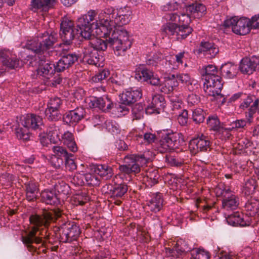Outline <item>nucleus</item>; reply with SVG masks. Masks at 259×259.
<instances>
[{
	"mask_svg": "<svg viewBox=\"0 0 259 259\" xmlns=\"http://www.w3.org/2000/svg\"><path fill=\"white\" fill-rule=\"evenodd\" d=\"M166 254L174 257H179L192 250V248L188 246V244H175L172 248L165 247Z\"/></svg>",
	"mask_w": 259,
	"mask_h": 259,
	"instance_id": "nucleus-22",
	"label": "nucleus"
},
{
	"mask_svg": "<svg viewBox=\"0 0 259 259\" xmlns=\"http://www.w3.org/2000/svg\"><path fill=\"white\" fill-rule=\"evenodd\" d=\"M258 67L259 57L256 56L243 58L239 66L241 72L249 75L252 74Z\"/></svg>",
	"mask_w": 259,
	"mask_h": 259,
	"instance_id": "nucleus-17",
	"label": "nucleus"
},
{
	"mask_svg": "<svg viewBox=\"0 0 259 259\" xmlns=\"http://www.w3.org/2000/svg\"><path fill=\"white\" fill-rule=\"evenodd\" d=\"M113 105V103L107 97L105 99L92 97L89 102V106L90 108H98L104 111L110 109Z\"/></svg>",
	"mask_w": 259,
	"mask_h": 259,
	"instance_id": "nucleus-23",
	"label": "nucleus"
},
{
	"mask_svg": "<svg viewBox=\"0 0 259 259\" xmlns=\"http://www.w3.org/2000/svg\"><path fill=\"white\" fill-rule=\"evenodd\" d=\"M85 109L82 107L67 112L63 116L64 122L70 125L76 124L85 117Z\"/></svg>",
	"mask_w": 259,
	"mask_h": 259,
	"instance_id": "nucleus-18",
	"label": "nucleus"
},
{
	"mask_svg": "<svg viewBox=\"0 0 259 259\" xmlns=\"http://www.w3.org/2000/svg\"><path fill=\"white\" fill-rule=\"evenodd\" d=\"M165 106V101L163 96L160 94L152 95L151 104L146 108V113L159 114Z\"/></svg>",
	"mask_w": 259,
	"mask_h": 259,
	"instance_id": "nucleus-19",
	"label": "nucleus"
},
{
	"mask_svg": "<svg viewBox=\"0 0 259 259\" xmlns=\"http://www.w3.org/2000/svg\"><path fill=\"white\" fill-rule=\"evenodd\" d=\"M250 19L247 18H240L233 17L226 20L224 22V26L231 27L232 31L236 34L245 35L250 30Z\"/></svg>",
	"mask_w": 259,
	"mask_h": 259,
	"instance_id": "nucleus-7",
	"label": "nucleus"
},
{
	"mask_svg": "<svg viewBox=\"0 0 259 259\" xmlns=\"http://www.w3.org/2000/svg\"><path fill=\"white\" fill-rule=\"evenodd\" d=\"M0 60L4 66L9 69H15L19 65V59L9 50H0Z\"/></svg>",
	"mask_w": 259,
	"mask_h": 259,
	"instance_id": "nucleus-15",
	"label": "nucleus"
},
{
	"mask_svg": "<svg viewBox=\"0 0 259 259\" xmlns=\"http://www.w3.org/2000/svg\"><path fill=\"white\" fill-rule=\"evenodd\" d=\"M63 104V101L61 98L57 97H52L50 99L48 104L47 108L53 109H60Z\"/></svg>",
	"mask_w": 259,
	"mask_h": 259,
	"instance_id": "nucleus-48",
	"label": "nucleus"
},
{
	"mask_svg": "<svg viewBox=\"0 0 259 259\" xmlns=\"http://www.w3.org/2000/svg\"><path fill=\"white\" fill-rule=\"evenodd\" d=\"M95 171L103 179L105 180L110 179L113 174L112 168L106 165H97Z\"/></svg>",
	"mask_w": 259,
	"mask_h": 259,
	"instance_id": "nucleus-36",
	"label": "nucleus"
},
{
	"mask_svg": "<svg viewBox=\"0 0 259 259\" xmlns=\"http://www.w3.org/2000/svg\"><path fill=\"white\" fill-rule=\"evenodd\" d=\"M256 187V182L254 179H249L247 180L244 185V189L245 194H250L252 193Z\"/></svg>",
	"mask_w": 259,
	"mask_h": 259,
	"instance_id": "nucleus-54",
	"label": "nucleus"
},
{
	"mask_svg": "<svg viewBox=\"0 0 259 259\" xmlns=\"http://www.w3.org/2000/svg\"><path fill=\"white\" fill-rule=\"evenodd\" d=\"M85 184L90 186H98L99 185V180L95 175L91 174H86L84 175Z\"/></svg>",
	"mask_w": 259,
	"mask_h": 259,
	"instance_id": "nucleus-51",
	"label": "nucleus"
},
{
	"mask_svg": "<svg viewBox=\"0 0 259 259\" xmlns=\"http://www.w3.org/2000/svg\"><path fill=\"white\" fill-rule=\"evenodd\" d=\"M57 38V33L55 31L45 32L40 34L37 39L28 40L24 48L36 54L44 53L53 47Z\"/></svg>",
	"mask_w": 259,
	"mask_h": 259,
	"instance_id": "nucleus-4",
	"label": "nucleus"
},
{
	"mask_svg": "<svg viewBox=\"0 0 259 259\" xmlns=\"http://www.w3.org/2000/svg\"><path fill=\"white\" fill-rule=\"evenodd\" d=\"M218 197H222V206L226 210H234L239 204L238 198L233 194L230 189H226L223 185H219L215 189Z\"/></svg>",
	"mask_w": 259,
	"mask_h": 259,
	"instance_id": "nucleus-8",
	"label": "nucleus"
},
{
	"mask_svg": "<svg viewBox=\"0 0 259 259\" xmlns=\"http://www.w3.org/2000/svg\"><path fill=\"white\" fill-rule=\"evenodd\" d=\"M204 70L205 73L203 75L204 79L214 76L215 75H219V71L217 67L212 65H208L206 66Z\"/></svg>",
	"mask_w": 259,
	"mask_h": 259,
	"instance_id": "nucleus-49",
	"label": "nucleus"
},
{
	"mask_svg": "<svg viewBox=\"0 0 259 259\" xmlns=\"http://www.w3.org/2000/svg\"><path fill=\"white\" fill-rule=\"evenodd\" d=\"M55 189L58 193V195L60 197L66 196L69 193L70 187L69 186L63 182L56 184L55 186Z\"/></svg>",
	"mask_w": 259,
	"mask_h": 259,
	"instance_id": "nucleus-44",
	"label": "nucleus"
},
{
	"mask_svg": "<svg viewBox=\"0 0 259 259\" xmlns=\"http://www.w3.org/2000/svg\"><path fill=\"white\" fill-rule=\"evenodd\" d=\"M204 80L203 90L206 95L212 96L218 102H221L222 104H224L226 98L221 94L223 86L221 77L219 75H215Z\"/></svg>",
	"mask_w": 259,
	"mask_h": 259,
	"instance_id": "nucleus-5",
	"label": "nucleus"
},
{
	"mask_svg": "<svg viewBox=\"0 0 259 259\" xmlns=\"http://www.w3.org/2000/svg\"><path fill=\"white\" fill-rule=\"evenodd\" d=\"M98 11L91 10L79 17L76 22V27H74L73 22L64 18L60 24V35L63 43L70 45L74 38L78 35L84 39H89L94 28L98 29V25L96 18Z\"/></svg>",
	"mask_w": 259,
	"mask_h": 259,
	"instance_id": "nucleus-2",
	"label": "nucleus"
},
{
	"mask_svg": "<svg viewBox=\"0 0 259 259\" xmlns=\"http://www.w3.org/2000/svg\"><path fill=\"white\" fill-rule=\"evenodd\" d=\"M21 123L19 124V127L16 129V134L17 138L24 141L29 140L30 135L29 127L21 126Z\"/></svg>",
	"mask_w": 259,
	"mask_h": 259,
	"instance_id": "nucleus-42",
	"label": "nucleus"
},
{
	"mask_svg": "<svg viewBox=\"0 0 259 259\" xmlns=\"http://www.w3.org/2000/svg\"><path fill=\"white\" fill-rule=\"evenodd\" d=\"M60 109H53L47 108L45 111L46 116L50 121H57L61 118Z\"/></svg>",
	"mask_w": 259,
	"mask_h": 259,
	"instance_id": "nucleus-41",
	"label": "nucleus"
},
{
	"mask_svg": "<svg viewBox=\"0 0 259 259\" xmlns=\"http://www.w3.org/2000/svg\"><path fill=\"white\" fill-rule=\"evenodd\" d=\"M165 161L171 166H181L183 163V161L181 159L172 155H166Z\"/></svg>",
	"mask_w": 259,
	"mask_h": 259,
	"instance_id": "nucleus-47",
	"label": "nucleus"
},
{
	"mask_svg": "<svg viewBox=\"0 0 259 259\" xmlns=\"http://www.w3.org/2000/svg\"><path fill=\"white\" fill-rule=\"evenodd\" d=\"M89 39L90 40L89 42V47L93 48L96 50L98 52V51H105L106 50L107 48L106 41L102 39L95 37L94 35H92V32L91 33V37Z\"/></svg>",
	"mask_w": 259,
	"mask_h": 259,
	"instance_id": "nucleus-31",
	"label": "nucleus"
},
{
	"mask_svg": "<svg viewBox=\"0 0 259 259\" xmlns=\"http://www.w3.org/2000/svg\"><path fill=\"white\" fill-rule=\"evenodd\" d=\"M238 145L239 147H236L240 150L246 149L249 147H250L252 143L246 138H241L239 140Z\"/></svg>",
	"mask_w": 259,
	"mask_h": 259,
	"instance_id": "nucleus-61",
	"label": "nucleus"
},
{
	"mask_svg": "<svg viewBox=\"0 0 259 259\" xmlns=\"http://www.w3.org/2000/svg\"><path fill=\"white\" fill-rule=\"evenodd\" d=\"M163 199L160 193H156L150 199L147 201V209L154 212L160 211L163 206Z\"/></svg>",
	"mask_w": 259,
	"mask_h": 259,
	"instance_id": "nucleus-27",
	"label": "nucleus"
},
{
	"mask_svg": "<svg viewBox=\"0 0 259 259\" xmlns=\"http://www.w3.org/2000/svg\"><path fill=\"white\" fill-rule=\"evenodd\" d=\"M62 58L69 67H70L78 60V57L75 54H68L67 55H64L62 57Z\"/></svg>",
	"mask_w": 259,
	"mask_h": 259,
	"instance_id": "nucleus-56",
	"label": "nucleus"
},
{
	"mask_svg": "<svg viewBox=\"0 0 259 259\" xmlns=\"http://www.w3.org/2000/svg\"><path fill=\"white\" fill-rule=\"evenodd\" d=\"M169 20L178 25L187 26L191 22V16L188 13L183 12L172 13L168 14Z\"/></svg>",
	"mask_w": 259,
	"mask_h": 259,
	"instance_id": "nucleus-24",
	"label": "nucleus"
},
{
	"mask_svg": "<svg viewBox=\"0 0 259 259\" xmlns=\"http://www.w3.org/2000/svg\"><path fill=\"white\" fill-rule=\"evenodd\" d=\"M142 96L140 89H128L120 95V101L122 104L130 105L140 100Z\"/></svg>",
	"mask_w": 259,
	"mask_h": 259,
	"instance_id": "nucleus-21",
	"label": "nucleus"
},
{
	"mask_svg": "<svg viewBox=\"0 0 259 259\" xmlns=\"http://www.w3.org/2000/svg\"><path fill=\"white\" fill-rule=\"evenodd\" d=\"M131 13L125 8H120L115 13L114 19H106L103 24L98 27L103 33V36L109 38L108 44L113 48L115 54L118 56H123L132 45L127 31L120 27L130 21Z\"/></svg>",
	"mask_w": 259,
	"mask_h": 259,
	"instance_id": "nucleus-1",
	"label": "nucleus"
},
{
	"mask_svg": "<svg viewBox=\"0 0 259 259\" xmlns=\"http://www.w3.org/2000/svg\"><path fill=\"white\" fill-rule=\"evenodd\" d=\"M210 253L203 248H198L196 251L195 259H209Z\"/></svg>",
	"mask_w": 259,
	"mask_h": 259,
	"instance_id": "nucleus-59",
	"label": "nucleus"
},
{
	"mask_svg": "<svg viewBox=\"0 0 259 259\" xmlns=\"http://www.w3.org/2000/svg\"><path fill=\"white\" fill-rule=\"evenodd\" d=\"M146 109L141 103L136 104L132 109V114L134 119H140L144 117Z\"/></svg>",
	"mask_w": 259,
	"mask_h": 259,
	"instance_id": "nucleus-43",
	"label": "nucleus"
},
{
	"mask_svg": "<svg viewBox=\"0 0 259 259\" xmlns=\"http://www.w3.org/2000/svg\"><path fill=\"white\" fill-rule=\"evenodd\" d=\"M199 51L207 57L212 58L218 53L219 48L213 43L202 42Z\"/></svg>",
	"mask_w": 259,
	"mask_h": 259,
	"instance_id": "nucleus-29",
	"label": "nucleus"
},
{
	"mask_svg": "<svg viewBox=\"0 0 259 259\" xmlns=\"http://www.w3.org/2000/svg\"><path fill=\"white\" fill-rule=\"evenodd\" d=\"M107 130L113 134L118 133L119 131V125L115 121H107L105 123Z\"/></svg>",
	"mask_w": 259,
	"mask_h": 259,
	"instance_id": "nucleus-57",
	"label": "nucleus"
},
{
	"mask_svg": "<svg viewBox=\"0 0 259 259\" xmlns=\"http://www.w3.org/2000/svg\"><path fill=\"white\" fill-rule=\"evenodd\" d=\"M177 79L182 83L186 84L187 86L192 85L195 80H192L189 75L187 73H182L177 75Z\"/></svg>",
	"mask_w": 259,
	"mask_h": 259,
	"instance_id": "nucleus-53",
	"label": "nucleus"
},
{
	"mask_svg": "<svg viewBox=\"0 0 259 259\" xmlns=\"http://www.w3.org/2000/svg\"><path fill=\"white\" fill-rule=\"evenodd\" d=\"M172 80H166L163 84L160 85V90L164 94H169L172 92L175 87L178 85V81H174Z\"/></svg>",
	"mask_w": 259,
	"mask_h": 259,
	"instance_id": "nucleus-40",
	"label": "nucleus"
},
{
	"mask_svg": "<svg viewBox=\"0 0 259 259\" xmlns=\"http://www.w3.org/2000/svg\"><path fill=\"white\" fill-rule=\"evenodd\" d=\"M56 72L55 64L49 61L41 62L37 69V74L46 79V83L52 87H56L62 81L60 74Z\"/></svg>",
	"mask_w": 259,
	"mask_h": 259,
	"instance_id": "nucleus-6",
	"label": "nucleus"
},
{
	"mask_svg": "<svg viewBox=\"0 0 259 259\" xmlns=\"http://www.w3.org/2000/svg\"><path fill=\"white\" fill-rule=\"evenodd\" d=\"M21 126L29 127L33 130L41 129L43 122L42 118L39 116L34 114H27L22 116L20 119Z\"/></svg>",
	"mask_w": 259,
	"mask_h": 259,
	"instance_id": "nucleus-20",
	"label": "nucleus"
},
{
	"mask_svg": "<svg viewBox=\"0 0 259 259\" xmlns=\"http://www.w3.org/2000/svg\"><path fill=\"white\" fill-rule=\"evenodd\" d=\"M153 74V72L149 69L146 68L140 67L137 70L135 77L138 80L147 81L151 77H152Z\"/></svg>",
	"mask_w": 259,
	"mask_h": 259,
	"instance_id": "nucleus-37",
	"label": "nucleus"
},
{
	"mask_svg": "<svg viewBox=\"0 0 259 259\" xmlns=\"http://www.w3.org/2000/svg\"><path fill=\"white\" fill-rule=\"evenodd\" d=\"M207 124L213 131H220L221 130L220 121L218 116L215 114L208 116L207 119Z\"/></svg>",
	"mask_w": 259,
	"mask_h": 259,
	"instance_id": "nucleus-45",
	"label": "nucleus"
},
{
	"mask_svg": "<svg viewBox=\"0 0 259 259\" xmlns=\"http://www.w3.org/2000/svg\"><path fill=\"white\" fill-rule=\"evenodd\" d=\"M71 183L75 186H82L85 184L84 175L76 174L71 180Z\"/></svg>",
	"mask_w": 259,
	"mask_h": 259,
	"instance_id": "nucleus-58",
	"label": "nucleus"
},
{
	"mask_svg": "<svg viewBox=\"0 0 259 259\" xmlns=\"http://www.w3.org/2000/svg\"><path fill=\"white\" fill-rule=\"evenodd\" d=\"M58 228L59 230H62L63 234L65 235L66 240L65 242L77 241L80 234L79 227L74 222H66L62 223Z\"/></svg>",
	"mask_w": 259,
	"mask_h": 259,
	"instance_id": "nucleus-12",
	"label": "nucleus"
},
{
	"mask_svg": "<svg viewBox=\"0 0 259 259\" xmlns=\"http://www.w3.org/2000/svg\"><path fill=\"white\" fill-rule=\"evenodd\" d=\"M125 160H131V162L126 161L127 163L120 165L119 170L126 174L132 172L138 173L140 171V166L146 164L147 160L144 155H133L131 158L126 157Z\"/></svg>",
	"mask_w": 259,
	"mask_h": 259,
	"instance_id": "nucleus-10",
	"label": "nucleus"
},
{
	"mask_svg": "<svg viewBox=\"0 0 259 259\" xmlns=\"http://www.w3.org/2000/svg\"><path fill=\"white\" fill-rule=\"evenodd\" d=\"M60 214L53 210H44L39 214L29 216V224L21 233L23 243H41L42 238L36 235L38 232L48 228L51 223L55 222Z\"/></svg>",
	"mask_w": 259,
	"mask_h": 259,
	"instance_id": "nucleus-3",
	"label": "nucleus"
},
{
	"mask_svg": "<svg viewBox=\"0 0 259 259\" xmlns=\"http://www.w3.org/2000/svg\"><path fill=\"white\" fill-rule=\"evenodd\" d=\"M47 133L51 142L56 144L60 141L59 136L60 130L59 127L55 124L52 123L49 125L47 129Z\"/></svg>",
	"mask_w": 259,
	"mask_h": 259,
	"instance_id": "nucleus-35",
	"label": "nucleus"
},
{
	"mask_svg": "<svg viewBox=\"0 0 259 259\" xmlns=\"http://www.w3.org/2000/svg\"><path fill=\"white\" fill-rule=\"evenodd\" d=\"M83 54V59L88 64L98 67L103 65V56L100 55L97 50L93 48H84Z\"/></svg>",
	"mask_w": 259,
	"mask_h": 259,
	"instance_id": "nucleus-14",
	"label": "nucleus"
},
{
	"mask_svg": "<svg viewBox=\"0 0 259 259\" xmlns=\"http://www.w3.org/2000/svg\"><path fill=\"white\" fill-rule=\"evenodd\" d=\"M205 113L200 108L195 109L193 111L192 119L196 124H199L204 121Z\"/></svg>",
	"mask_w": 259,
	"mask_h": 259,
	"instance_id": "nucleus-46",
	"label": "nucleus"
},
{
	"mask_svg": "<svg viewBox=\"0 0 259 259\" xmlns=\"http://www.w3.org/2000/svg\"><path fill=\"white\" fill-rule=\"evenodd\" d=\"M210 142L208 137L203 135L191 140L189 148L193 154L199 152H206L210 149Z\"/></svg>",
	"mask_w": 259,
	"mask_h": 259,
	"instance_id": "nucleus-13",
	"label": "nucleus"
},
{
	"mask_svg": "<svg viewBox=\"0 0 259 259\" xmlns=\"http://www.w3.org/2000/svg\"><path fill=\"white\" fill-rule=\"evenodd\" d=\"M12 180V175H10L7 172L2 174L0 177V181L3 185H6L7 186H8Z\"/></svg>",
	"mask_w": 259,
	"mask_h": 259,
	"instance_id": "nucleus-64",
	"label": "nucleus"
},
{
	"mask_svg": "<svg viewBox=\"0 0 259 259\" xmlns=\"http://www.w3.org/2000/svg\"><path fill=\"white\" fill-rule=\"evenodd\" d=\"M184 142L182 134L171 133L162 137L159 142V150L163 153L168 150L179 148Z\"/></svg>",
	"mask_w": 259,
	"mask_h": 259,
	"instance_id": "nucleus-9",
	"label": "nucleus"
},
{
	"mask_svg": "<svg viewBox=\"0 0 259 259\" xmlns=\"http://www.w3.org/2000/svg\"><path fill=\"white\" fill-rule=\"evenodd\" d=\"M255 97L248 96L241 103L240 108L245 109L249 107L248 111L245 112L246 117L248 122L250 123L252 122V118L253 115L258 109V100L255 99Z\"/></svg>",
	"mask_w": 259,
	"mask_h": 259,
	"instance_id": "nucleus-16",
	"label": "nucleus"
},
{
	"mask_svg": "<svg viewBox=\"0 0 259 259\" xmlns=\"http://www.w3.org/2000/svg\"><path fill=\"white\" fill-rule=\"evenodd\" d=\"M188 120V111L186 110H183L178 117V121L180 125L185 126L187 124Z\"/></svg>",
	"mask_w": 259,
	"mask_h": 259,
	"instance_id": "nucleus-60",
	"label": "nucleus"
},
{
	"mask_svg": "<svg viewBox=\"0 0 259 259\" xmlns=\"http://www.w3.org/2000/svg\"><path fill=\"white\" fill-rule=\"evenodd\" d=\"M26 199L29 201H34L37 199L38 188L36 184L30 182L25 184Z\"/></svg>",
	"mask_w": 259,
	"mask_h": 259,
	"instance_id": "nucleus-32",
	"label": "nucleus"
},
{
	"mask_svg": "<svg viewBox=\"0 0 259 259\" xmlns=\"http://www.w3.org/2000/svg\"><path fill=\"white\" fill-rule=\"evenodd\" d=\"M64 160V158L62 157L53 156L51 159V162L54 167L59 168L63 165Z\"/></svg>",
	"mask_w": 259,
	"mask_h": 259,
	"instance_id": "nucleus-62",
	"label": "nucleus"
},
{
	"mask_svg": "<svg viewBox=\"0 0 259 259\" xmlns=\"http://www.w3.org/2000/svg\"><path fill=\"white\" fill-rule=\"evenodd\" d=\"M192 28L188 25L183 26L171 23H167L162 27V31L167 35L175 36L178 40L185 39L192 32Z\"/></svg>",
	"mask_w": 259,
	"mask_h": 259,
	"instance_id": "nucleus-11",
	"label": "nucleus"
},
{
	"mask_svg": "<svg viewBox=\"0 0 259 259\" xmlns=\"http://www.w3.org/2000/svg\"><path fill=\"white\" fill-rule=\"evenodd\" d=\"M206 11L205 7L201 4H192L185 6V11L194 18L202 17Z\"/></svg>",
	"mask_w": 259,
	"mask_h": 259,
	"instance_id": "nucleus-28",
	"label": "nucleus"
},
{
	"mask_svg": "<svg viewBox=\"0 0 259 259\" xmlns=\"http://www.w3.org/2000/svg\"><path fill=\"white\" fill-rule=\"evenodd\" d=\"M109 71L106 70H103L98 72L97 74L92 77L93 81L95 82H101L106 79L109 75Z\"/></svg>",
	"mask_w": 259,
	"mask_h": 259,
	"instance_id": "nucleus-52",
	"label": "nucleus"
},
{
	"mask_svg": "<svg viewBox=\"0 0 259 259\" xmlns=\"http://www.w3.org/2000/svg\"><path fill=\"white\" fill-rule=\"evenodd\" d=\"M242 214L238 212L231 214L226 218L228 223L231 225L236 226L239 225L240 226H245L246 223L244 221Z\"/></svg>",
	"mask_w": 259,
	"mask_h": 259,
	"instance_id": "nucleus-34",
	"label": "nucleus"
},
{
	"mask_svg": "<svg viewBox=\"0 0 259 259\" xmlns=\"http://www.w3.org/2000/svg\"><path fill=\"white\" fill-rule=\"evenodd\" d=\"M221 71L223 73L226 74L227 77L233 78L237 74V67L236 65L228 63L222 65Z\"/></svg>",
	"mask_w": 259,
	"mask_h": 259,
	"instance_id": "nucleus-38",
	"label": "nucleus"
},
{
	"mask_svg": "<svg viewBox=\"0 0 259 259\" xmlns=\"http://www.w3.org/2000/svg\"><path fill=\"white\" fill-rule=\"evenodd\" d=\"M159 177L160 176L156 169L149 170L146 173V181L150 186L157 184Z\"/></svg>",
	"mask_w": 259,
	"mask_h": 259,
	"instance_id": "nucleus-39",
	"label": "nucleus"
},
{
	"mask_svg": "<svg viewBox=\"0 0 259 259\" xmlns=\"http://www.w3.org/2000/svg\"><path fill=\"white\" fill-rule=\"evenodd\" d=\"M73 155L70 154L64 159L66 169L69 171H73L76 169L77 165L74 160L70 157Z\"/></svg>",
	"mask_w": 259,
	"mask_h": 259,
	"instance_id": "nucleus-55",
	"label": "nucleus"
},
{
	"mask_svg": "<svg viewBox=\"0 0 259 259\" xmlns=\"http://www.w3.org/2000/svg\"><path fill=\"white\" fill-rule=\"evenodd\" d=\"M62 142L67 146L71 151L75 152L77 151V147L74 141L73 135L71 133L69 132H65L62 136Z\"/></svg>",
	"mask_w": 259,
	"mask_h": 259,
	"instance_id": "nucleus-33",
	"label": "nucleus"
},
{
	"mask_svg": "<svg viewBox=\"0 0 259 259\" xmlns=\"http://www.w3.org/2000/svg\"><path fill=\"white\" fill-rule=\"evenodd\" d=\"M55 1L56 0H32L31 9L34 11L38 9L46 11L53 7Z\"/></svg>",
	"mask_w": 259,
	"mask_h": 259,
	"instance_id": "nucleus-30",
	"label": "nucleus"
},
{
	"mask_svg": "<svg viewBox=\"0 0 259 259\" xmlns=\"http://www.w3.org/2000/svg\"><path fill=\"white\" fill-rule=\"evenodd\" d=\"M42 202L47 204L57 205L60 203V197L54 190H45L40 194Z\"/></svg>",
	"mask_w": 259,
	"mask_h": 259,
	"instance_id": "nucleus-25",
	"label": "nucleus"
},
{
	"mask_svg": "<svg viewBox=\"0 0 259 259\" xmlns=\"http://www.w3.org/2000/svg\"><path fill=\"white\" fill-rule=\"evenodd\" d=\"M55 66L57 73L64 71L69 68L62 58L58 61L57 64L55 65Z\"/></svg>",
	"mask_w": 259,
	"mask_h": 259,
	"instance_id": "nucleus-63",
	"label": "nucleus"
},
{
	"mask_svg": "<svg viewBox=\"0 0 259 259\" xmlns=\"http://www.w3.org/2000/svg\"><path fill=\"white\" fill-rule=\"evenodd\" d=\"M108 192L111 197L114 199L121 198L127 191V186L124 184H120L113 186L111 184L107 186Z\"/></svg>",
	"mask_w": 259,
	"mask_h": 259,
	"instance_id": "nucleus-26",
	"label": "nucleus"
},
{
	"mask_svg": "<svg viewBox=\"0 0 259 259\" xmlns=\"http://www.w3.org/2000/svg\"><path fill=\"white\" fill-rule=\"evenodd\" d=\"M52 150L54 153L53 156L62 157L64 159L69 155L66 149L63 148V147L54 146L53 147Z\"/></svg>",
	"mask_w": 259,
	"mask_h": 259,
	"instance_id": "nucleus-50",
	"label": "nucleus"
}]
</instances>
